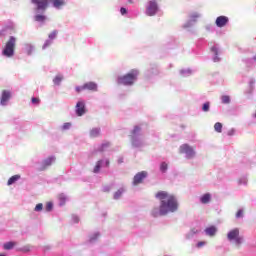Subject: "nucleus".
<instances>
[{"mask_svg":"<svg viewBox=\"0 0 256 256\" xmlns=\"http://www.w3.org/2000/svg\"><path fill=\"white\" fill-rule=\"evenodd\" d=\"M197 233H199V230L197 228H191L190 230L191 235H197Z\"/></svg>","mask_w":256,"mask_h":256,"instance_id":"obj_38","label":"nucleus"},{"mask_svg":"<svg viewBox=\"0 0 256 256\" xmlns=\"http://www.w3.org/2000/svg\"><path fill=\"white\" fill-rule=\"evenodd\" d=\"M86 110H85V102L84 101H78L76 104V115L78 117H83L85 115Z\"/></svg>","mask_w":256,"mask_h":256,"instance_id":"obj_10","label":"nucleus"},{"mask_svg":"<svg viewBox=\"0 0 256 256\" xmlns=\"http://www.w3.org/2000/svg\"><path fill=\"white\" fill-rule=\"evenodd\" d=\"M205 233H206V235H208L209 237H215V235L217 234V227H215V226L207 227V228L205 229Z\"/></svg>","mask_w":256,"mask_h":256,"instance_id":"obj_15","label":"nucleus"},{"mask_svg":"<svg viewBox=\"0 0 256 256\" xmlns=\"http://www.w3.org/2000/svg\"><path fill=\"white\" fill-rule=\"evenodd\" d=\"M157 11H159V6H157V2L150 1L146 8V15H148V17H153L157 14Z\"/></svg>","mask_w":256,"mask_h":256,"instance_id":"obj_6","label":"nucleus"},{"mask_svg":"<svg viewBox=\"0 0 256 256\" xmlns=\"http://www.w3.org/2000/svg\"><path fill=\"white\" fill-rule=\"evenodd\" d=\"M103 163V160H99L93 170V173H99L101 171V165Z\"/></svg>","mask_w":256,"mask_h":256,"instance_id":"obj_23","label":"nucleus"},{"mask_svg":"<svg viewBox=\"0 0 256 256\" xmlns=\"http://www.w3.org/2000/svg\"><path fill=\"white\" fill-rule=\"evenodd\" d=\"M128 3H133V0H128Z\"/></svg>","mask_w":256,"mask_h":256,"instance_id":"obj_45","label":"nucleus"},{"mask_svg":"<svg viewBox=\"0 0 256 256\" xmlns=\"http://www.w3.org/2000/svg\"><path fill=\"white\" fill-rule=\"evenodd\" d=\"M214 130L216 131V133H222L223 132V124H221V122L215 123Z\"/></svg>","mask_w":256,"mask_h":256,"instance_id":"obj_20","label":"nucleus"},{"mask_svg":"<svg viewBox=\"0 0 256 256\" xmlns=\"http://www.w3.org/2000/svg\"><path fill=\"white\" fill-rule=\"evenodd\" d=\"M53 7H55V9H61V7H63V5H65V0H53Z\"/></svg>","mask_w":256,"mask_h":256,"instance_id":"obj_16","label":"nucleus"},{"mask_svg":"<svg viewBox=\"0 0 256 256\" xmlns=\"http://www.w3.org/2000/svg\"><path fill=\"white\" fill-rule=\"evenodd\" d=\"M17 45V39L13 36L9 38V40L6 42L3 50L2 55L4 57L11 58L13 55H15V47Z\"/></svg>","mask_w":256,"mask_h":256,"instance_id":"obj_3","label":"nucleus"},{"mask_svg":"<svg viewBox=\"0 0 256 256\" xmlns=\"http://www.w3.org/2000/svg\"><path fill=\"white\" fill-rule=\"evenodd\" d=\"M109 165H110L109 160H106V167H109Z\"/></svg>","mask_w":256,"mask_h":256,"instance_id":"obj_44","label":"nucleus"},{"mask_svg":"<svg viewBox=\"0 0 256 256\" xmlns=\"http://www.w3.org/2000/svg\"><path fill=\"white\" fill-rule=\"evenodd\" d=\"M155 197L159 199L160 207L152 209L151 214L153 217H163L168 213H175L179 209V203L173 194L167 191H159L155 194Z\"/></svg>","mask_w":256,"mask_h":256,"instance_id":"obj_1","label":"nucleus"},{"mask_svg":"<svg viewBox=\"0 0 256 256\" xmlns=\"http://www.w3.org/2000/svg\"><path fill=\"white\" fill-rule=\"evenodd\" d=\"M71 127V123H65L63 125V129H69Z\"/></svg>","mask_w":256,"mask_h":256,"instance_id":"obj_43","label":"nucleus"},{"mask_svg":"<svg viewBox=\"0 0 256 256\" xmlns=\"http://www.w3.org/2000/svg\"><path fill=\"white\" fill-rule=\"evenodd\" d=\"M110 145H111V143L105 142V143H103V144L100 146V148L98 149V151L103 152V151H105V149H107V147H110Z\"/></svg>","mask_w":256,"mask_h":256,"instance_id":"obj_26","label":"nucleus"},{"mask_svg":"<svg viewBox=\"0 0 256 256\" xmlns=\"http://www.w3.org/2000/svg\"><path fill=\"white\" fill-rule=\"evenodd\" d=\"M34 211H43V204L39 203L35 206Z\"/></svg>","mask_w":256,"mask_h":256,"instance_id":"obj_33","label":"nucleus"},{"mask_svg":"<svg viewBox=\"0 0 256 256\" xmlns=\"http://www.w3.org/2000/svg\"><path fill=\"white\" fill-rule=\"evenodd\" d=\"M190 19L192 21H197V19H199V14L198 13H193L190 15Z\"/></svg>","mask_w":256,"mask_h":256,"instance_id":"obj_31","label":"nucleus"},{"mask_svg":"<svg viewBox=\"0 0 256 256\" xmlns=\"http://www.w3.org/2000/svg\"><path fill=\"white\" fill-rule=\"evenodd\" d=\"M227 237L229 241H235V245H241L243 243V237L239 236V229L235 228L231 230L228 234Z\"/></svg>","mask_w":256,"mask_h":256,"instance_id":"obj_4","label":"nucleus"},{"mask_svg":"<svg viewBox=\"0 0 256 256\" xmlns=\"http://www.w3.org/2000/svg\"><path fill=\"white\" fill-rule=\"evenodd\" d=\"M121 195H123V189H120L115 192L114 199H119V197H121Z\"/></svg>","mask_w":256,"mask_h":256,"instance_id":"obj_28","label":"nucleus"},{"mask_svg":"<svg viewBox=\"0 0 256 256\" xmlns=\"http://www.w3.org/2000/svg\"><path fill=\"white\" fill-rule=\"evenodd\" d=\"M54 161H55V157L46 158L43 161L42 166L40 167V171H45V169H47V167H51V165H53Z\"/></svg>","mask_w":256,"mask_h":256,"instance_id":"obj_11","label":"nucleus"},{"mask_svg":"<svg viewBox=\"0 0 256 256\" xmlns=\"http://www.w3.org/2000/svg\"><path fill=\"white\" fill-rule=\"evenodd\" d=\"M50 46H51V41L46 40L44 45H43V47H42V49H47V47H50Z\"/></svg>","mask_w":256,"mask_h":256,"instance_id":"obj_36","label":"nucleus"},{"mask_svg":"<svg viewBox=\"0 0 256 256\" xmlns=\"http://www.w3.org/2000/svg\"><path fill=\"white\" fill-rule=\"evenodd\" d=\"M209 106H210L209 102L204 103V104H203V107H202V110H203L205 113H207V111H209Z\"/></svg>","mask_w":256,"mask_h":256,"instance_id":"obj_32","label":"nucleus"},{"mask_svg":"<svg viewBox=\"0 0 256 256\" xmlns=\"http://www.w3.org/2000/svg\"><path fill=\"white\" fill-rule=\"evenodd\" d=\"M75 90H76V92L81 93V91H85V86L84 85L83 86H77L75 88Z\"/></svg>","mask_w":256,"mask_h":256,"instance_id":"obj_35","label":"nucleus"},{"mask_svg":"<svg viewBox=\"0 0 256 256\" xmlns=\"http://www.w3.org/2000/svg\"><path fill=\"white\" fill-rule=\"evenodd\" d=\"M63 81V76L61 75H57L54 79H53V83L54 85H61V82Z\"/></svg>","mask_w":256,"mask_h":256,"instance_id":"obj_24","label":"nucleus"},{"mask_svg":"<svg viewBox=\"0 0 256 256\" xmlns=\"http://www.w3.org/2000/svg\"><path fill=\"white\" fill-rule=\"evenodd\" d=\"M179 153H185L187 159H193L195 157V150L189 144H183L179 148Z\"/></svg>","mask_w":256,"mask_h":256,"instance_id":"obj_5","label":"nucleus"},{"mask_svg":"<svg viewBox=\"0 0 256 256\" xmlns=\"http://www.w3.org/2000/svg\"><path fill=\"white\" fill-rule=\"evenodd\" d=\"M236 217H237V219L243 217V210H238L236 213Z\"/></svg>","mask_w":256,"mask_h":256,"instance_id":"obj_39","label":"nucleus"},{"mask_svg":"<svg viewBox=\"0 0 256 256\" xmlns=\"http://www.w3.org/2000/svg\"><path fill=\"white\" fill-rule=\"evenodd\" d=\"M138 76H139V71L131 70L126 75L118 77L117 83H118V85L131 86L135 83V81H137Z\"/></svg>","mask_w":256,"mask_h":256,"instance_id":"obj_2","label":"nucleus"},{"mask_svg":"<svg viewBox=\"0 0 256 256\" xmlns=\"http://www.w3.org/2000/svg\"><path fill=\"white\" fill-rule=\"evenodd\" d=\"M101 134V130L99 128H93L91 131H90V137H99V135Z\"/></svg>","mask_w":256,"mask_h":256,"instance_id":"obj_19","label":"nucleus"},{"mask_svg":"<svg viewBox=\"0 0 256 256\" xmlns=\"http://www.w3.org/2000/svg\"><path fill=\"white\" fill-rule=\"evenodd\" d=\"M167 169H168V165L165 162H162L160 165V171H162V173H165Z\"/></svg>","mask_w":256,"mask_h":256,"instance_id":"obj_27","label":"nucleus"},{"mask_svg":"<svg viewBox=\"0 0 256 256\" xmlns=\"http://www.w3.org/2000/svg\"><path fill=\"white\" fill-rule=\"evenodd\" d=\"M147 171L138 172L133 178V185H140L145 179H147Z\"/></svg>","mask_w":256,"mask_h":256,"instance_id":"obj_8","label":"nucleus"},{"mask_svg":"<svg viewBox=\"0 0 256 256\" xmlns=\"http://www.w3.org/2000/svg\"><path fill=\"white\" fill-rule=\"evenodd\" d=\"M137 133H141V127L140 126H134L133 130L131 131V135H132V140L131 143L133 145V147H139V140H137L135 138V135H137Z\"/></svg>","mask_w":256,"mask_h":256,"instance_id":"obj_9","label":"nucleus"},{"mask_svg":"<svg viewBox=\"0 0 256 256\" xmlns=\"http://www.w3.org/2000/svg\"><path fill=\"white\" fill-rule=\"evenodd\" d=\"M231 98L229 96H222V103L227 104L230 103Z\"/></svg>","mask_w":256,"mask_h":256,"instance_id":"obj_30","label":"nucleus"},{"mask_svg":"<svg viewBox=\"0 0 256 256\" xmlns=\"http://www.w3.org/2000/svg\"><path fill=\"white\" fill-rule=\"evenodd\" d=\"M17 245V243L15 242H6L3 247L6 251H9L10 249H13V247H15Z\"/></svg>","mask_w":256,"mask_h":256,"instance_id":"obj_21","label":"nucleus"},{"mask_svg":"<svg viewBox=\"0 0 256 256\" xmlns=\"http://www.w3.org/2000/svg\"><path fill=\"white\" fill-rule=\"evenodd\" d=\"M36 5L37 11H46L49 7V0H31Z\"/></svg>","mask_w":256,"mask_h":256,"instance_id":"obj_7","label":"nucleus"},{"mask_svg":"<svg viewBox=\"0 0 256 256\" xmlns=\"http://www.w3.org/2000/svg\"><path fill=\"white\" fill-rule=\"evenodd\" d=\"M207 242L205 241H201L197 243V247L200 249V247H203L204 245H206Z\"/></svg>","mask_w":256,"mask_h":256,"instance_id":"obj_41","label":"nucleus"},{"mask_svg":"<svg viewBox=\"0 0 256 256\" xmlns=\"http://www.w3.org/2000/svg\"><path fill=\"white\" fill-rule=\"evenodd\" d=\"M34 19L38 23H43L47 19V17L45 15L38 14L34 17Z\"/></svg>","mask_w":256,"mask_h":256,"instance_id":"obj_22","label":"nucleus"},{"mask_svg":"<svg viewBox=\"0 0 256 256\" xmlns=\"http://www.w3.org/2000/svg\"><path fill=\"white\" fill-rule=\"evenodd\" d=\"M229 23V18L227 16H219L216 18L217 27H225Z\"/></svg>","mask_w":256,"mask_h":256,"instance_id":"obj_12","label":"nucleus"},{"mask_svg":"<svg viewBox=\"0 0 256 256\" xmlns=\"http://www.w3.org/2000/svg\"><path fill=\"white\" fill-rule=\"evenodd\" d=\"M19 179H21V175L16 174L9 178L7 185H13V183H15L16 181H19Z\"/></svg>","mask_w":256,"mask_h":256,"instance_id":"obj_18","label":"nucleus"},{"mask_svg":"<svg viewBox=\"0 0 256 256\" xmlns=\"http://www.w3.org/2000/svg\"><path fill=\"white\" fill-rule=\"evenodd\" d=\"M59 199H60V201H62V203H65V201H66V197H65V195L64 194H60L59 195Z\"/></svg>","mask_w":256,"mask_h":256,"instance_id":"obj_40","label":"nucleus"},{"mask_svg":"<svg viewBox=\"0 0 256 256\" xmlns=\"http://www.w3.org/2000/svg\"><path fill=\"white\" fill-rule=\"evenodd\" d=\"M58 33H59V32H58L57 30L52 31V32L48 35L49 39H50L51 41H53V39H57Z\"/></svg>","mask_w":256,"mask_h":256,"instance_id":"obj_25","label":"nucleus"},{"mask_svg":"<svg viewBox=\"0 0 256 256\" xmlns=\"http://www.w3.org/2000/svg\"><path fill=\"white\" fill-rule=\"evenodd\" d=\"M0 256H5L4 254H1Z\"/></svg>","mask_w":256,"mask_h":256,"instance_id":"obj_46","label":"nucleus"},{"mask_svg":"<svg viewBox=\"0 0 256 256\" xmlns=\"http://www.w3.org/2000/svg\"><path fill=\"white\" fill-rule=\"evenodd\" d=\"M9 99H11V92H9L7 90H3L2 97L0 100V105H6L7 101H9Z\"/></svg>","mask_w":256,"mask_h":256,"instance_id":"obj_14","label":"nucleus"},{"mask_svg":"<svg viewBox=\"0 0 256 256\" xmlns=\"http://www.w3.org/2000/svg\"><path fill=\"white\" fill-rule=\"evenodd\" d=\"M31 101H32L33 105H39V103L41 102V100L39 98H35V97L32 98Z\"/></svg>","mask_w":256,"mask_h":256,"instance_id":"obj_34","label":"nucleus"},{"mask_svg":"<svg viewBox=\"0 0 256 256\" xmlns=\"http://www.w3.org/2000/svg\"><path fill=\"white\" fill-rule=\"evenodd\" d=\"M201 203H203L204 205H206L207 203H209V201H211V194L206 193L204 194L201 198H200Z\"/></svg>","mask_w":256,"mask_h":256,"instance_id":"obj_17","label":"nucleus"},{"mask_svg":"<svg viewBox=\"0 0 256 256\" xmlns=\"http://www.w3.org/2000/svg\"><path fill=\"white\" fill-rule=\"evenodd\" d=\"M46 211H53V203L52 202H47L46 207H45Z\"/></svg>","mask_w":256,"mask_h":256,"instance_id":"obj_29","label":"nucleus"},{"mask_svg":"<svg viewBox=\"0 0 256 256\" xmlns=\"http://www.w3.org/2000/svg\"><path fill=\"white\" fill-rule=\"evenodd\" d=\"M120 13H121V15H126L127 14V9L122 7L120 9Z\"/></svg>","mask_w":256,"mask_h":256,"instance_id":"obj_42","label":"nucleus"},{"mask_svg":"<svg viewBox=\"0 0 256 256\" xmlns=\"http://www.w3.org/2000/svg\"><path fill=\"white\" fill-rule=\"evenodd\" d=\"M98 90V86L97 83L95 82H86L84 84V91H97Z\"/></svg>","mask_w":256,"mask_h":256,"instance_id":"obj_13","label":"nucleus"},{"mask_svg":"<svg viewBox=\"0 0 256 256\" xmlns=\"http://www.w3.org/2000/svg\"><path fill=\"white\" fill-rule=\"evenodd\" d=\"M211 51H212V53H214L216 55V57H217V55H219V50L217 49V47H215V46L211 47Z\"/></svg>","mask_w":256,"mask_h":256,"instance_id":"obj_37","label":"nucleus"}]
</instances>
